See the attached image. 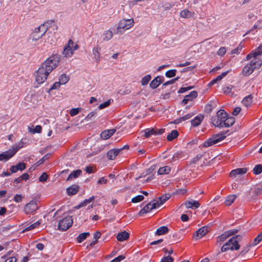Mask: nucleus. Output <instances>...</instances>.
I'll return each mask as SVG.
<instances>
[{
	"instance_id": "bb28decb",
	"label": "nucleus",
	"mask_w": 262,
	"mask_h": 262,
	"mask_svg": "<svg viewBox=\"0 0 262 262\" xmlns=\"http://www.w3.org/2000/svg\"><path fill=\"white\" fill-rule=\"evenodd\" d=\"M253 96L252 95H249L245 97L242 101L243 104L246 107H249L251 105L252 102Z\"/></svg>"
},
{
	"instance_id": "774afa93",
	"label": "nucleus",
	"mask_w": 262,
	"mask_h": 262,
	"mask_svg": "<svg viewBox=\"0 0 262 262\" xmlns=\"http://www.w3.org/2000/svg\"><path fill=\"white\" fill-rule=\"evenodd\" d=\"M107 182V180L106 179H105L104 177L101 178L97 182V183L98 184H106Z\"/></svg>"
},
{
	"instance_id": "49530a36",
	"label": "nucleus",
	"mask_w": 262,
	"mask_h": 262,
	"mask_svg": "<svg viewBox=\"0 0 262 262\" xmlns=\"http://www.w3.org/2000/svg\"><path fill=\"white\" fill-rule=\"evenodd\" d=\"M151 79V76L150 75H147L144 76L141 80V84L142 85H145L148 84L149 81Z\"/></svg>"
},
{
	"instance_id": "4be33fe9",
	"label": "nucleus",
	"mask_w": 262,
	"mask_h": 262,
	"mask_svg": "<svg viewBox=\"0 0 262 262\" xmlns=\"http://www.w3.org/2000/svg\"><path fill=\"white\" fill-rule=\"evenodd\" d=\"M247 169L246 168H237L234 170H232L230 174L231 177H235L237 174H245L247 172Z\"/></svg>"
},
{
	"instance_id": "69168bd1",
	"label": "nucleus",
	"mask_w": 262,
	"mask_h": 262,
	"mask_svg": "<svg viewBox=\"0 0 262 262\" xmlns=\"http://www.w3.org/2000/svg\"><path fill=\"white\" fill-rule=\"evenodd\" d=\"M192 88V87H191V86H188L187 88H181L179 89V90L178 91V93H183L186 92L187 91L191 90Z\"/></svg>"
},
{
	"instance_id": "8fccbe9b",
	"label": "nucleus",
	"mask_w": 262,
	"mask_h": 262,
	"mask_svg": "<svg viewBox=\"0 0 262 262\" xmlns=\"http://www.w3.org/2000/svg\"><path fill=\"white\" fill-rule=\"evenodd\" d=\"M262 241V232L260 233L254 239L253 245L255 246Z\"/></svg>"
},
{
	"instance_id": "c03bdc74",
	"label": "nucleus",
	"mask_w": 262,
	"mask_h": 262,
	"mask_svg": "<svg viewBox=\"0 0 262 262\" xmlns=\"http://www.w3.org/2000/svg\"><path fill=\"white\" fill-rule=\"evenodd\" d=\"M229 235L228 233H224L221 235L217 237V242L222 243L225 241L228 237H229Z\"/></svg>"
},
{
	"instance_id": "ea45409f",
	"label": "nucleus",
	"mask_w": 262,
	"mask_h": 262,
	"mask_svg": "<svg viewBox=\"0 0 262 262\" xmlns=\"http://www.w3.org/2000/svg\"><path fill=\"white\" fill-rule=\"evenodd\" d=\"M216 116L223 120L227 117V114L224 110H220L217 112Z\"/></svg>"
},
{
	"instance_id": "dca6fc26",
	"label": "nucleus",
	"mask_w": 262,
	"mask_h": 262,
	"mask_svg": "<svg viewBox=\"0 0 262 262\" xmlns=\"http://www.w3.org/2000/svg\"><path fill=\"white\" fill-rule=\"evenodd\" d=\"M211 121L213 124L216 127H223L224 120L217 116L212 117Z\"/></svg>"
},
{
	"instance_id": "bf43d9fd",
	"label": "nucleus",
	"mask_w": 262,
	"mask_h": 262,
	"mask_svg": "<svg viewBox=\"0 0 262 262\" xmlns=\"http://www.w3.org/2000/svg\"><path fill=\"white\" fill-rule=\"evenodd\" d=\"M48 178V176L46 172H43L39 178V180L40 182H44L47 181Z\"/></svg>"
},
{
	"instance_id": "c9c22d12",
	"label": "nucleus",
	"mask_w": 262,
	"mask_h": 262,
	"mask_svg": "<svg viewBox=\"0 0 262 262\" xmlns=\"http://www.w3.org/2000/svg\"><path fill=\"white\" fill-rule=\"evenodd\" d=\"M90 235V234L89 232H84L80 234L79 236L77 237L78 243H80L82 242Z\"/></svg>"
},
{
	"instance_id": "cd10ccee",
	"label": "nucleus",
	"mask_w": 262,
	"mask_h": 262,
	"mask_svg": "<svg viewBox=\"0 0 262 262\" xmlns=\"http://www.w3.org/2000/svg\"><path fill=\"white\" fill-rule=\"evenodd\" d=\"M113 34L112 31L110 30L105 31L102 34L103 40L104 41L110 40L113 37Z\"/></svg>"
},
{
	"instance_id": "0eeeda50",
	"label": "nucleus",
	"mask_w": 262,
	"mask_h": 262,
	"mask_svg": "<svg viewBox=\"0 0 262 262\" xmlns=\"http://www.w3.org/2000/svg\"><path fill=\"white\" fill-rule=\"evenodd\" d=\"M51 27H53L55 28L56 30H57V26L54 24V22L52 20H50L48 21H47L45 24L40 25L39 27L35 29V32L38 33L40 32H42L43 33L41 34V35L40 36H38V38L42 36L48 30L49 28H50Z\"/></svg>"
},
{
	"instance_id": "4d7b16f0",
	"label": "nucleus",
	"mask_w": 262,
	"mask_h": 262,
	"mask_svg": "<svg viewBox=\"0 0 262 262\" xmlns=\"http://www.w3.org/2000/svg\"><path fill=\"white\" fill-rule=\"evenodd\" d=\"M110 103H111L110 100H108V101H106L105 102L99 105V106H98V108L99 110H102V109L109 106L110 105Z\"/></svg>"
},
{
	"instance_id": "4c0bfd02",
	"label": "nucleus",
	"mask_w": 262,
	"mask_h": 262,
	"mask_svg": "<svg viewBox=\"0 0 262 262\" xmlns=\"http://www.w3.org/2000/svg\"><path fill=\"white\" fill-rule=\"evenodd\" d=\"M40 224H41V221H37L36 222H35L34 224L31 225L29 227H26L24 229V231H30V230H31L32 229H34L36 228V227H38L40 225Z\"/></svg>"
},
{
	"instance_id": "37998d69",
	"label": "nucleus",
	"mask_w": 262,
	"mask_h": 262,
	"mask_svg": "<svg viewBox=\"0 0 262 262\" xmlns=\"http://www.w3.org/2000/svg\"><path fill=\"white\" fill-rule=\"evenodd\" d=\"M59 82L61 84H64L66 83L69 80V77H68L66 74H62L59 79Z\"/></svg>"
},
{
	"instance_id": "ddd939ff",
	"label": "nucleus",
	"mask_w": 262,
	"mask_h": 262,
	"mask_svg": "<svg viewBox=\"0 0 262 262\" xmlns=\"http://www.w3.org/2000/svg\"><path fill=\"white\" fill-rule=\"evenodd\" d=\"M198 96L197 92L196 91L191 92L189 95H186L182 101V103L186 104L188 102L192 101L193 99L196 98Z\"/></svg>"
},
{
	"instance_id": "72a5a7b5",
	"label": "nucleus",
	"mask_w": 262,
	"mask_h": 262,
	"mask_svg": "<svg viewBox=\"0 0 262 262\" xmlns=\"http://www.w3.org/2000/svg\"><path fill=\"white\" fill-rule=\"evenodd\" d=\"M179 135L178 132L177 130H173L167 136V139L168 141H171L176 138Z\"/></svg>"
},
{
	"instance_id": "5fc2aeb1",
	"label": "nucleus",
	"mask_w": 262,
	"mask_h": 262,
	"mask_svg": "<svg viewBox=\"0 0 262 262\" xmlns=\"http://www.w3.org/2000/svg\"><path fill=\"white\" fill-rule=\"evenodd\" d=\"M81 108H72L70 112V115L74 116L77 115L81 111Z\"/></svg>"
},
{
	"instance_id": "7c9ffc66",
	"label": "nucleus",
	"mask_w": 262,
	"mask_h": 262,
	"mask_svg": "<svg viewBox=\"0 0 262 262\" xmlns=\"http://www.w3.org/2000/svg\"><path fill=\"white\" fill-rule=\"evenodd\" d=\"M236 196L235 195H229L225 200V204L226 206H230L235 201Z\"/></svg>"
},
{
	"instance_id": "3c124183",
	"label": "nucleus",
	"mask_w": 262,
	"mask_h": 262,
	"mask_svg": "<svg viewBox=\"0 0 262 262\" xmlns=\"http://www.w3.org/2000/svg\"><path fill=\"white\" fill-rule=\"evenodd\" d=\"M243 48V45L241 43H240L236 49H234L231 51V53L232 54H238L241 52Z\"/></svg>"
},
{
	"instance_id": "79ce46f5",
	"label": "nucleus",
	"mask_w": 262,
	"mask_h": 262,
	"mask_svg": "<svg viewBox=\"0 0 262 262\" xmlns=\"http://www.w3.org/2000/svg\"><path fill=\"white\" fill-rule=\"evenodd\" d=\"M95 199V196H92L91 198H90L89 199H86L82 203H81L79 206L77 207L78 208H80V207H83V206H86V205L88 203H90V202H91L92 201H93Z\"/></svg>"
},
{
	"instance_id": "aec40b11",
	"label": "nucleus",
	"mask_w": 262,
	"mask_h": 262,
	"mask_svg": "<svg viewBox=\"0 0 262 262\" xmlns=\"http://www.w3.org/2000/svg\"><path fill=\"white\" fill-rule=\"evenodd\" d=\"M129 237V234L125 231L119 233L117 236V240L120 242L127 240Z\"/></svg>"
},
{
	"instance_id": "a19ab883",
	"label": "nucleus",
	"mask_w": 262,
	"mask_h": 262,
	"mask_svg": "<svg viewBox=\"0 0 262 262\" xmlns=\"http://www.w3.org/2000/svg\"><path fill=\"white\" fill-rule=\"evenodd\" d=\"M194 114H195V113L188 114L181 117L179 119L177 120V123H179L181 121H184L186 120H188V119H190L191 117H192Z\"/></svg>"
},
{
	"instance_id": "603ef678",
	"label": "nucleus",
	"mask_w": 262,
	"mask_h": 262,
	"mask_svg": "<svg viewBox=\"0 0 262 262\" xmlns=\"http://www.w3.org/2000/svg\"><path fill=\"white\" fill-rule=\"evenodd\" d=\"M144 196L142 195H137L132 199V202L134 203L142 201L144 199Z\"/></svg>"
},
{
	"instance_id": "39448f33",
	"label": "nucleus",
	"mask_w": 262,
	"mask_h": 262,
	"mask_svg": "<svg viewBox=\"0 0 262 262\" xmlns=\"http://www.w3.org/2000/svg\"><path fill=\"white\" fill-rule=\"evenodd\" d=\"M239 247L240 245L238 244L237 236H233L222 246L221 251L224 252L229 250H237L239 249Z\"/></svg>"
},
{
	"instance_id": "de8ad7c7",
	"label": "nucleus",
	"mask_w": 262,
	"mask_h": 262,
	"mask_svg": "<svg viewBox=\"0 0 262 262\" xmlns=\"http://www.w3.org/2000/svg\"><path fill=\"white\" fill-rule=\"evenodd\" d=\"M96 112H92L89 113L85 117V120L86 121L92 120L94 118H95L97 115Z\"/></svg>"
},
{
	"instance_id": "a211bd4d",
	"label": "nucleus",
	"mask_w": 262,
	"mask_h": 262,
	"mask_svg": "<svg viewBox=\"0 0 262 262\" xmlns=\"http://www.w3.org/2000/svg\"><path fill=\"white\" fill-rule=\"evenodd\" d=\"M79 190V186L74 184L67 189V191L69 195H73L77 193Z\"/></svg>"
},
{
	"instance_id": "c756f323",
	"label": "nucleus",
	"mask_w": 262,
	"mask_h": 262,
	"mask_svg": "<svg viewBox=\"0 0 262 262\" xmlns=\"http://www.w3.org/2000/svg\"><path fill=\"white\" fill-rule=\"evenodd\" d=\"M62 54L66 57H70L73 54V50L66 46L64 48Z\"/></svg>"
},
{
	"instance_id": "e433bc0d",
	"label": "nucleus",
	"mask_w": 262,
	"mask_h": 262,
	"mask_svg": "<svg viewBox=\"0 0 262 262\" xmlns=\"http://www.w3.org/2000/svg\"><path fill=\"white\" fill-rule=\"evenodd\" d=\"M180 16L183 18H190L192 16V13L187 9H184L181 11Z\"/></svg>"
},
{
	"instance_id": "338daca9",
	"label": "nucleus",
	"mask_w": 262,
	"mask_h": 262,
	"mask_svg": "<svg viewBox=\"0 0 262 262\" xmlns=\"http://www.w3.org/2000/svg\"><path fill=\"white\" fill-rule=\"evenodd\" d=\"M101 234L100 232L97 231L95 233L94 235V237L95 239V241L94 242V244L97 242L98 239L100 237Z\"/></svg>"
},
{
	"instance_id": "412c9836",
	"label": "nucleus",
	"mask_w": 262,
	"mask_h": 262,
	"mask_svg": "<svg viewBox=\"0 0 262 262\" xmlns=\"http://www.w3.org/2000/svg\"><path fill=\"white\" fill-rule=\"evenodd\" d=\"M100 47H96L93 48V54L94 55V58L95 60V61L97 63H98L100 60Z\"/></svg>"
},
{
	"instance_id": "7ed1b4c3",
	"label": "nucleus",
	"mask_w": 262,
	"mask_h": 262,
	"mask_svg": "<svg viewBox=\"0 0 262 262\" xmlns=\"http://www.w3.org/2000/svg\"><path fill=\"white\" fill-rule=\"evenodd\" d=\"M135 24L134 19H123L120 20L117 28L118 33H123L125 30H127L134 26Z\"/></svg>"
},
{
	"instance_id": "f3484780",
	"label": "nucleus",
	"mask_w": 262,
	"mask_h": 262,
	"mask_svg": "<svg viewBox=\"0 0 262 262\" xmlns=\"http://www.w3.org/2000/svg\"><path fill=\"white\" fill-rule=\"evenodd\" d=\"M116 132L115 129H107L103 131L101 134V137L104 139L106 140L109 139Z\"/></svg>"
},
{
	"instance_id": "2f4dec72",
	"label": "nucleus",
	"mask_w": 262,
	"mask_h": 262,
	"mask_svg": "<svg viewBox=\"0 0 262 262\" xmlns=\"http://www.w3.org/2000/svg\"><path fill=\"white\" fill-rule=\"evenodd\" d=\"M171 197V195L169 193H165L162 195L161 196L159 197L158 201L159 202V204L161 205L163 204L167 200H168Z\"/></svg>"
},
{
	"instance_id": "5701e85b",
	"label": "nucleus",
	"mask_w": 262,
	"mask_h": 262,
	"mask_svg": "<svg viewBox=\"0 0 262 262\" xmlns=\"http://www.w3.org/2000/svg\"><path fill=\"white\" fill-rule=\"evenodd\" d=\"M254 70L251 66H249V64H247L244 67L242 70V74L244 76H249L253 73Z\"/></svg>"
},
{
	"instance_id": "13d9d810",
	"label": "nucleus",
	"mask_w": 262,
	"mask_h": 262,
	"mask_svg": "<svg viewBox=\"0 0 262 262\" xmlns=\"http://www.w3.org/2000/svg\"><path fill=\"white\" fill-rule=\"evenodd\" d=\"M49 158L48 155H46L44 156L42 158H41L40 160H39L36 163V166H39L41 164H42L46 160H47Z\"/></svg>"
},
{
	"instance_id": "680f3d73",
	"label": "nucleus",
	"mask_w": 262,
	"mask_h": 262,
	"mask_svg": "<svg viewBox=\"0 0 262 262\" xmlns=\"http://www.w3.org/2000/svg\"><path fill=\"white\" fill-rule=\"evenodd\" d=\"M226 52V49L225 47H221L218 51H217V54L220 56H223L225 54Z\"/></svg>"
},
{
	"instance_id": "a878e982",
	"label": "nucleus",
	"mask_w": 262,
	"mask_h": 262,
	"mask_svg": "<svg viewBox=\"0 0 262 262\" xmlns=\"http://www.w3.org/2000/svg\"><path fill=\"white\" fill-rule=\"evenodd\" d=\"M171 171V168L168 166H165L161 167L158 171V174H168Z\"/></svg>"
},
{
	"instance_id": "0e129e2a",
	"label": "nucleus",
	"mask_w": 262,
	"mask_h": 262,
	"mask_svg": "<svg viewBox=\"0 0 262 262\" xmlns=\"http://www.w3.org/2000/svg\"><path fill=\"white\" fill-rule=\"evenodd\" d=\"M228 71L223 73L221 75H219L216 77L217 80L220 81L224 77H225L228 73Z\"/></svg>"
},
{
	"instance_id": "f704fd0d",
	"label": "nucleus",
	"mask_w": 262,
	"mask_h": 262,
	"mask_svg": "<svg viewBox=\"0 0 262 262\" xmlns=\"http://www.w3.org/2000/svg\"><path fill=\"white\" fill-rule=\"evenodd\" d=\"M168 231V228L166 226H162L160 227L157 230L156 232V234L158 235H160L162 234H166Z\"/></svg>"
},
{
	"instance_id": "9b49d317",
	"label": "nucleus",
	"mask_w": 262,
	"mask_h": 262,
	"mask_svg": "<svg viewBox=\"0 0 262 262\" xmlns=\"http://www.w3.org/2000/svg\"><path fill=\"white\" fill-rule=\"evenodd\" d=\"M164 77L163 76H158L156 77L150 83V87L152 89L157 88L161 83L163 82Z\"/></svg>"
},
{
	"instance_id": "f257e3e1",
	"label": "nucleus",
	"mask_w": 262,
	"mask_h": 262,
	"mask_svg": "<svg viewBox=\"0 0 262 262\" xmlns=\"http://www.w3.org/2000/svg\"><path fill=\"white\" fill-rule=\"evenodd\" d=\"M60 60V56L57 54L46 59L35 73L36 81L38 84L43 83L50 73L57 67Z\"/></svg>"
},
{
	"instance_id": "a18cd8bd",
	"label": "nucleus",
	"mask_w": 262,
	"mask_h": 262,
	"mask_svg": "<svg viewBox=\"0 0 262 262\" xmlns=\"http://www.w3.org/2000/svg\"><path fill=\"white\" fill-rule=\"evenodd\" d=\"M255 174H259L262 172V165L260 164L256 165L253 170Z\"/></svg>"
},
{
	"instance_id": "f03ea898",
	"label": "nucleus",
	"mask_w": 262,
	"mask_h": 262,
	"mask_svg": "<svg viewBox=\"0 0 262 262\" xmlns=\"http://www.w3.org/2000/svg\"><path fill=\"white\" fill-rule=\"evenodd\" d=\"M26 139H22L17 144H14L8 150L0 154V161L6 162L11 159L16 152L27 144Z\"/></svg>"
},
{
	"instance_id": "473e14b6",
	"label": "nucleus",
	"mask_w": 262,
	"mask_h": 262,
	"mask_svg": "<svg viewBox=\"0 0 262 262\" xmlns=\"http://www.w3.org/2000/svg\"><path fill=\"white\" fill-rule=\"evenodd\" d=\"M152 210L150 207V204L148 203L146 205L143 209H142L139 213V215H143L144 214L148 213Z\"/></svg>"
},
{
	"instance_id": "2eb2a0df",
	"label": "nucleus",
	"mask_w": 262,
	"mask_h": 262,
	"mask_svg": "<svg viewBox=\"0 0 262 262\" xmlns=\"http://www.w3.org/2000/svg\"><path fill=\"white\" fill-rule=\"evenodd\" d=\"M26 168V164L23 162L19 163L16 165L11 167L10 170L12 173L16 172L18 170L22 171Z\"/></svg>"
},
{
	"instance_id": "9d476101",
	"label": "nucleus",
	"mask_w": 262,
	"mask_h": 262,
	"mask_svg": "<svg viewBox=\"0 0 262 262\" xmlns=\"http://www.w3.org/2000/svg\"><path fill=\"white\" fill-rule=\"evenodd\" d=\"M252 58L251 61L249 63V66H251L254 70L259 68L262 65V60L257 57H252Z\"/></svg>"
},
{
	"instance_id": "4468645a",
	"label": "nucleus",
	"mask_w": 262,
	"mask_h": 262,
	"mask_svg": "<svg viewBox=\"0 0 262 262\" xmlns=\"http://www.w3.org/2000/svg\"><path fill=\"white\" fill-rule=\"evenodd\" d=\"M123 149L122 148L120 149H113L110 150L107 153V157L110 160H114L115 159L116 156L119 154V152Z\"/></svg>"
},
{
	"instance_id": "052dcab7",
	"label": "nucleus",
	"mask_w": 262,
	"mask_h": 262,
	"mask_svg": "<svg viewBox=\"0 0 262 262\" xmlns=\"http://www.w3.org/2000/svg\"><path fill=\"white\" fill-rule=\"evenodd\" d=\"M173 259L170 256H165L161 259V262H173Z\"/></svg>"
},
{
	"instance_id": "393cba45",
	"label": "nucleus",
	"mask_w": 262,
	"mask_h": 262,
	"mask_svg": "<svg viewBox=\"0 0 262 262\" xmlns=\"http://www.w3.org/2000/svg\"><path fill=\"white\" fill-rule=\"evenodd\" d=\"M235 122V119L233 117H227L225 120H224V127H230L232 126Z\"/></svg>"
},
{
	"instance_id": "58836bf2",
	"label": "nucleus",
	"mask_w": 262,
	"mask_h": 262,
	"mask_svg": "<svg viewBox=\"0 0 262 262\" xmlns=\"http://www.w3.org/2000/svg\"><path fill=\"white\" fill-rule=\"evenodd\" d=\"M156 129L155 128H147L145 130V137L146 138H148L151 136L152 135H156Z\"/></svg>"
},
{
	"instance_id": "864d4df0",
	"label": "nucleus",
	"mask_w": 262,
	"mask_h": 262,
	"mask_svg": "<svg viewBox=\"0 0 262 262\" xmlns=\"http://www.w3.org/2000/svg\"><path fill=\"white\" fill-rule=\"evenodd\" d=\"M149 204H150V207H151L152 210L157 208V207H159L161 204H160L159 202L157 200H154L152 202L148 203Z\"/></svg>"
},
{
	"instance_id": "1a4fd4ad",
	"label": "nucleus",
	"mask_w": 262,
	"mask_h": 262,
	"mask_svg": "<svg viewBox=\"0 0 262 262\" xmlns=\"http://www.w3.org/2000/svg\"><path fill=\"white\" fill-rule=\"evenodd\" d=\"M262 55V45H260L254 51H252L250 53L248 54L244 61H248L252 59V57H257Z\"/></svg>"
},
{
	"instance_id": "e2e57ef3",
	"label": "nucleus",
	"mask_w": 262,
	"mask_h": 262,
	"mask_svg": "<svg viewBox=\"0 0 262 262\" xmlns=\"http://www.w3.org/2000/svg\"><path fill=\"white\" fill-rule=\"evenodd\" d=\"M125 258V256L123 255H119V256L116 257L114 259L111 261V262H120Z\"/></svg>"
},
{
	"instance_id": "c85d7f7f",
	"label": "nucleus",
	"mask_w": 262,
	"mask_h": 262,
	"mask_svg": "<svg viewBox=\"0 0 262 262\" xmlns=\"http://www.w3.org/2000/svg\"><path fill=\"white\" fill-rule=\"evenodd\" d=\"M183 154L181 152H177L174 154L171 159H168L169 163L175 162L182 158Z\"/></svg>"
},
{
	"instance_id": "09e8293b",
	"label": "nucleus",
	"mask_w": 262,
	"mask_h": 262,
	"mask_svg": "<svg viewBox=\"0 0 262 262\" xmlns=\"http://www.w3.org/2000/svg\"><path fill=\"white\" fill-rule=\"evenodd\" d=\"M177 73L176 70H169L165 73V76L168 78H171L175 76Z\"/></svg>"
},
{
	"instance_id": "423d86ee",
	"label": "nucleus",
	"mask_w": 262,
	"mask_h": 262,
	"mask_svg": "<svg viewBox=\"0 0 262 262\" xmlns=\"http://www.w3.org/2000/svg\"><path fill=\"white\" fill-rule=\"evenodd\" d=\"M73 222L72 217L68 215L59 221L58 229L61 231H66L72 225Z\"/></svg>"
},
{
	"instance_id": "f8f14e48",
	"label": "nucleus",
	"mask_w": 262,
	"mask_h": 262,
	"mask_svg": "<svg viewBox=\"0 0 262 262\" xmlns=\"http://www.w3.org/2000/svg\"><path fill=\"white\" fill-rule=\"evenodd\" d=\"M208 232V230L207 227L205 226L203 227L195 232L193 237L195 238L196 239L201 238L205 235Z\"/></svg>"
},
{
	"instance_id": "b1692460",
	"label": "nucleus",
	"mask_w": 262,
	"mask_h": 262,
	"mask_svg": "<svg viewBox=\"0 0 262 262\" xmlns=\"http://www.w3.org/2000/svg\"><path fill=\"white\" fill-rule=\"evenodd\" d=\"M82 173V171L80 169H77L75 171H73L71 173L67 179V181H70L73 178H78Z\"/></svg>"
},
{
	"instance_id": "6e6d98bb",
	"label": "nucleus",
	"mask_w": 262,
	"mask_h": 262,
	"mask_svg": "<svg viewBox=\"0 0 262 262\" xmlns=\"http://www.w3.org/2000/svg\"><path fill=\"white\" fill-rule=\"evenodd\" d=\"M233 86L232 85H229L227 86H225L223 88V93L225 94H229L232 90Z\"/></svg>"
},
{
	"instance_id": "20e7f679",
	"label": "nucleus",
	"mask_w": 262,
	"mask_h": 262,
	"mask_svg": "<svg viewBox=\"0 0 262 262\" xmlns=\"http://www.w3.org/2000/svg\"><path fill=\"white\" fill-rule=\"evenodd\" d=\"M228 133V130H227L213 135L211 138L204 143V146L205 147H208L224 140L227 137V134Z\"/></svg>"
},
{
	"instance_id": "6e6552de",
	"label": "nucleus",
	"mask_w": 262,
	"mask_h": 262,
	"mask_svg": "<svg viewBox=\"0 0 262 262\" xmlns=\"http://www.w3.org/2000/svg\"><path fill=\"white\" fill-rule=\"evenodd\" d=\"M38 206L35 201H31L26 204L24 207V211L26 214H33L38 209Z\"/></svg>"
},
{
	"instance_id": "6ab92c4d",
	"label": "nucleus",
	"mask_w": 262,
	"mask_h": 262,
	"mask_svg": "<svg viewBox=\"0 0 262 262\" xmlns=\"http://www.w3.org/2000/svg\"><path fill=\"white\" fill-rule=\"evenodd\" d=\"M204 119V115L200 114L191 121L192 126L196 127L199 126Z\"/></svg>"
}]
</instances>
